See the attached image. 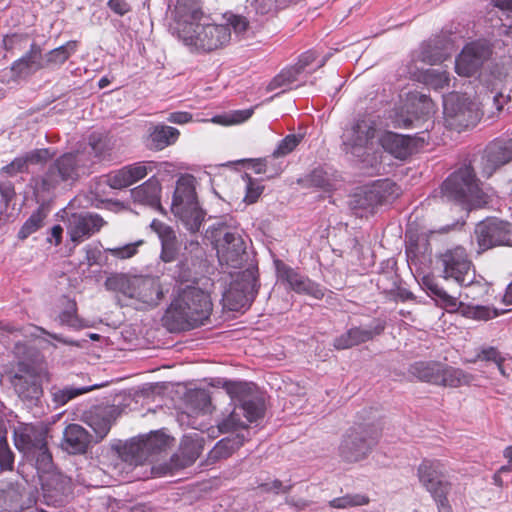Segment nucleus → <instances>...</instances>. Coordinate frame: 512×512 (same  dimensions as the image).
I'll list each match as a JSON object with an SVG mask.
<instances>
[{
  "instance_id": "obj_8",
  "label": "nucleus",
  "mask_w": 512,
  "mask_h": 512,
  "mask_svg": "<svg viewBox=\"0 0 512 512\" xmlns=\"http://www.w3.org/2000/svg\"><path fill=\"white\" fill-rule=\"evenodd\" d=\"M441 198L453 201L467 210L481 208L488 203L489 196L479 186L471 166L465 165L452 173L441 185Z\"/></svg>"
},
{
  "instance_id": "obj_2",
  "label": "nucleus",
  "mask_w": 512,
  "mask_h": 512,
  "mask_svg": "<svg viewBox=\"0 0 512 512\" xmlns=\"http://www.w3.org/2000/svg\"><path fill=\"white\" fill-rule=\"evenodd\" d=\"M89 148L90 151L68 152L56 158L44 174L35 180L36 190L52 193L74 183L94 163L91 155L97 160L105 158L112 144L107 136L93 133L89 138Z\"/></svg>"
},
{
  "instance_id": "obj_44",
  "label": "nucleus",
  "mask_w": 512,
  "mask_h": 512,
  "mask_svg": "<svg viewBox=\"0 0 512 512\" xmlns=\"http://www.w3.org/2000/svg\"><path fill=\"white\" fill-rule=\"evenodd\" d=\"M56 151L51 148H40L28 151L21 155L22 160L25 161V166L29 170L30 166L45 164L50 159L54 158Z\"/></svg>"
},
{
  "instance_id": "obj_63",
  "label": "nucleus",
  "mask_w": 512,
  "mask_h": 512,
  "mask_svg": "<svg viewBox=\"0 0 512 512\" xmlns=\"http://www.w3.org/2000/svg\"><path fill=\"white\" fill-rule=\"evenodd\" d=\"M108 6L119 16H123L131 10V7L126 0H109Z\"/></svg>"
},
{
  "instance_id": "obj_40",
  "label": "nucleus",
  "mask_w": 512,
  "mask_h": 512,
  "mask_svg": "<svg viewBox=\"0 0 512 512\" xmlns=\"http://www.w3.org/2000/svg\"><path fill=\"white\" fill-rule=\"evenodd\" d=\"M245 438L241 434L221 439L211 450L210 458L217 460L230 456L243 445Z\"/></svg>"
},
{
  "instance_id": "obj_47",
  "label": "nucleus",
  "mask_w": 512,
  "mask_h": 512,
  "mask_svg": "<svg viewBox=\"0 0 512 512\" xmlns=\"http://www.w3.org/2000/svg\"><path fill=\"white\" fill-rule=\"evenodd\" d=\"M369 503L368 496L364 494H347L337 497L329 501V506L336 509H347L367 505Z\"/></svg>"
},
{
  "instance_id": "obj_11",
  "label": "nucleus",
  "mask_w": 512,
  "mask_h": 512,
  "mask_svg": "<svg viewBox=\"0 0 512 512\" xmlns=\"http://www.w3.org/2000/svg\"><path fill=\"white\" fill-rule=\"evenodd\" d=\"M443 114L446 126L458 132L475 126L481 117L476 102L454 93L443 97Z\"/></svg>"
},
{
  "instance_id": "obj_62",
  "label": "nucleus",
  "mask_w": 512,
  "mask_h": 512,
  "mask_svg": "<svg viewBox=\"0 0 512 512\" xmlns=\"http://www.w3.org/2000/svg\"><path fill=\"white\" fill-rule=\"evenodd\" d=\"M85 260L88 266H93L99 263L101 251L97 245H87L85 247Z\"/></svg>"
},
{
  "instance_id": "obj_26",
  "label": "nucleus",
  "mask_w": 512,
  "mask_h": 512,
  "mask_svg": "<svg viewBox=\"0 0 512 512\" xmlns=\"http://www.w3.org/2000/svg\"><path fill=\"white\" fill-rule=\"evenodd\" d=\"M149 171L151 163L137 162L110 173L106 182L113 189H123L146 177Z\"/></svg>"
},
{
  "instance_id": "obj_54",
  "label": "nucleus",
  "mask_w": 512,
  "mask_h": 512,
  "mask_svg": "<svg viewBox=\"0 0 512 512\" xmlns=\"http://www.w3.org/2000/svg\"><path fill=\"white\" fill-rule=\"evenodd\" d=\"M191 403L195 404V412L206 414L210 409V397L204 391H196L187 397Z\"/></svg>"
},
{
  "instance_id": "obj_4",
  "label": "nucleus",
  "mask_w": 512,
  "mask_h": 512,
  "mask_svg": "<svg viewBox=\"0 0 512 512\" xmlns=\"http://www.w3.org/2000/svg\"><path fill=\"white\" fill-rule=\"evenodd\" d=\"M212 312L209 293L195 285L179 287L162 318L170 332L186 331L204 325Z\"/></svg>"
},
{
  "instance_id": "obj_43",
  "label": "nucleus",
  "mask_w": 512,
  "mask_h": 512,
  "mask_svg": "<svg viewBox=\"0 0 512 512\" xmlns=\"http://www.w3.org/2000/svg\"><path fill=\"white\" fill-rule=\"evenodd\" d=\"M94 388H96V386H83L79 388L66 386L62 389H55L52 392V398L57 405H65L70 400L76 398L79 395L90 392Z\"/></svg>"
},
{
  "instance_id": "obj_5",
  "label": "nucleus",
  "mask_w": 512,
  "mask_h": 512,
  "mask_svg": "<svg viewBox=\"0 0 512 512\" xmlns=\"http://www.w3.org/2000/svg\"><path fill=\"white\" fill-rule=\"evenodd\" d=\"M105 286L116 292L119 300L123 298L126 305L140 310L155 307L168 292L158 277L148 276L116 274L107 278Z\"/></svg>"
},
{
  "instance_id": "obj_39",
  "label": "nucleus",
  "mask_w": 512,
  "mask_h": 512,
  "mask_svg": "<svg viewBox=\"0 0 512 512\" xmlns=\"http://www.w3.org/2000/svg\"><path fill=\"white\" fill-rule=\"evenodd\" d=\"M180 450L187 463L194 462L203 450V438L197 432L185 435Z\"/></svg>"
},
{
  "instance_id": "obj_22",
  "label": "nucleus",
  "mask_w": 512,
  "mask_h": 512,
  "mask_svg": "<svg viewBox=\"0 0 512 512\" xmlns=\"http://www.w3.org/2000/svg\"><path fill=\"white\" fill-rule=\"evenodd\" d=\"M385 329V322L380 319H374L365 326L351 327L345 333L334 340V347L338 350L348 349L353 346L372 340L380 335Z\"/></svg>"
},
{
  "instance_id": "obj_58",
  "label": "nucleus",
  "mask_w": 512,
  "mask_h": 512,
  "mask_svg": "<svg viewBox=\"0 0 512 512\" xmlns=\"http://www.w3.org/2000/svg\"><path fill=\"white\" fill-rule=\"evenodd\" d=\"M421 59L423 62L427 64L435 65L442 62L445 59V55L442 51L434 52L432 46L428 45L427 47L422 49Z\"/></svg>"
},
{
  "instance_id": "obj_16",
  "label": "nucleus",
  "mask_w": 512,
  "mask_h": 512,
  "mask_svg": "<svg viewBox=\"0 0 512 512\" xmlns=\"http://www.w3.org/2000/svg\"><path fill=\"white\" fill-rule=\"evenodd\" d=\"M257 294L255 271L246 269L234 279L223 294L225 306L231 311H239L251 304Z\"/></svg>"
},
{
  "instance_id": "obj_20",
  "label": "nucleus",
  "mask_w": 512,
  "mask_h": 512,
  "mask_svg": "<svg viewBox=\"0 0 512 512\" xmlns=\"http://www.w3.org/2000/svg\"><path fill=\"white\" fill-rule=\"evenodd\" d=\"M277 278L281 283L298 294L310 295L316 299L324 296L323 290L315 282L280 260L275 261Z\"/></svg>"
},
{
  "instance_id": "obj_52",
  "label": "nucleus",
  "mask_w": 512,
  "mask_h": 512,
  "mask_svg": "<svg viewBox=\"0 0 512 512\" xmlns=\"http://www.w3.org/2000/svg\"><path fill=\"white\" fill-rule=\"evenodd\" d=\"M302 135L289 134L282 139L273 152V157H282L291 153L301 142Z\"/></svg>"
},
{
  "instance_id": "obj_19",
  "label": "nucleus",
  "mask_w": 512,
  "mask_h": 512,
  "mask_svg": "<svg viewBox=\"0 0 512 512\" xmlns=\"http://www.w3.org/2000/svg\"><path fill=\"white\" fill-rule=\"evenodd\" d=\"M398 195L397 185L389 179L378 180L355 194V204L363 209L389 202Z\"/></svg>"
},
{
  "instance_id": "obj_33",
  "label": "nucleus",
  "mask_w": 512,
  "mask_h": 512,
  "mask_svg": "<svg viewBox=\"0 0 512 512\" xmlns=\"http://www.w3.org/2000/svg\"><path fill=\"white\" fill-rule=\"evenodd\" d=\"M15 392L22 400L32 401L37 399L41 393L36 377L31 373H16L11 379Z\"/></svg>"
},
{
  "instance_id": "obj_25",
  "label": "nucleus",
  "mask_w": 512,
  "mask_h": 512,
  "mask_svg": "<svg viewBox=\"0 0 512 512\" xmlns=\"http://www.w3.org/2000/svg\"><path fill=\"white\" fill-rule=\"evenodd\" d=\"M92 442L93 436L81 425L73 423L64 429L60 447L69 454H84Z\"/></svg>"
},
{
  "instance_id": "obj_31",
  "label": "nucleus",
  "mask_w": 512,
  "mask_h": 512,
  "mask_svg": "<svg viewBox=\"0 0 512 512\" xmlns=\"http://www.w3.org/2000/svg\"><path fill=\"white\" fill-rule=\"evenodd\" d=\"M131 197L134 202L152 207L161 208V184L155 177L149 178L140 186L131 190Z\"/></svg>"
},
{
  "instance_id": "obj_13",
  "label": "nucleus",
  "mask_w": 512,
  "mask_h": 512,
  "mask_svg": "<svg viewBox=\"0 0 512 512\" xmlns=\"http://www.w3.org/2000/svg\"><path fill=\"white\" fill-rule=\"evenodd\" d=\"M376 136V125L370 118H358L347 126L341 136L345 153L362 158L371 150Z\"/></svg>"
},
{
  "instance_id": "obj_14",
  "label": "nucleus",
  "mask_w": 512,
  "mask_h": 512,
  "mask_svg": "<svg viewBox=\"0 0 512 512\" xmlns=\"http://www.w3.org/2000/svg\"><path fill=\"white\" fill-rule=\"evenodd\" d=\"M15 445L18 450L35 459L38 472L48 473L52 469V455L48 450L46 435L34 428L15 432Z\"/></svg>"
},
{
  "instance_id": "obj_32",
  "label": "nucleus",
  "mask_w": 512,
  "mask_h": 512,
  "mask_svg": "<svg viewBox=\"0 0 512 512\" xmlns=\"http://www.w3.org/2000/svg\"><path fill=\"white\" fill-rule=\"evenodd\" d=\"M113 409H99L87 416L86 423L94 431L93 441H102L109 433L113 423Z\"/></svg>"
},
{
  "instance_id": "obj_38",
  "label": "nucleus",
  "mask_w": 512,
  "mask_h": 512,
  "mask_svg": "<svg viewBox=\"0 0 512 512\" xmlns=\"http://www.w3.org/2000/svg\"><path fill=\"white\" fill-rule=\"evenodd\" d=\"M43 68L44 63L42 61V55L38 50H34V46H32V49L27 54L15 61L12 65V70L18 76H27Z\"/></svg>"
},
{
  "instance_id": "obj_18",
  "label": "nucleus",
  "mask_w": 512,
  "mask_h": 512,
  "mask_svg": "<svg viewBox=\"0 0 512 512\" xmlns=\"http://www.w3.org/2000/svg\"><path fill=\"white\" fill-rule=\"evenodd\" d=\"M477 242L481 250H487L497 245L512 243V227L503 220L489 219L480 222L475 229Z\"/></svg>"
},
{
  "instance_id": "obj_9",
  "label": "nucleus",
  "mask_w": 512,
  "mask_h": 512,
  "mask_svg": "<svg viewBox=\"0 0 512 512\" xmlns=\"http://www.w3.org/2000/svg\"><path fill=\"white\" fill-rule=\"evenodd\" d=\"M194 182L192 176L180 177L176 182L171 204L174 216L192 233L200 230L205 216L198 202Z\"/></svg>"
},
{
  "instance_id": "obj_37",
  "label": "nucleus",
  "mask_w": 512,
  "mask_h": 512,
  "mask_svg": "<svg viewBox=\"0 0 512 512\" xmlns=\"http://www.w3.org/2000/svg\"><path fill=\"white\" fill-rule=\"evenodd\" d=\"M406 257L410 268L420 269L429 261L430 251L427 240H410L406 245Z\"/></svg>"
},
{
  "instance_id": "obj_45",
  "label": "nucleus",
  "mask_w": 512,
  "mask_h": 512,
  "mask_svg": "<svg viewBox=\"0 0 512 512\" xmlns=\"http://www.w3.org/2000/svg\"><path fill=\"white\" fill-rule=\"evenodd\" d=\"M253 114V109L235 110L231 113L216 115L211 119L212 123L230 126L240 124L248 120Z\"/></svg>"
},
{
  "instance_id": "obj_15",
  "label": "nucleus",
  "mask_w": 512,
  "mask_h": 512,
  "mask_svg": "<svg viewBox=\"0 0 512 512\" xmlns=\"http://www.w3.org/2000/svg\"><path fill=\"white\" fill-rule=\"evenodd\" d=\"M76 202H78L77 198L70 201L63 209V213L67 217V233L70 240L79 244L99 232L105 221L96 213L72 212Z\"/></svg>"
},
{
  "instance_id": "obj_56",
  "label": "nucleus",
  "mask_w": 512,
  "mask_h": 512,
  "mask_svg": "<svg viewBox=\"0 0 512 512\" xmlns=\"http://www.w3.org/2000/svg\"><path fill=\"white\" fill-rule=\"evenodd\" d=\"M243 179L245 181L246 188L245 201L248 203L256 202L263 191V187L248 175H246Z\"/></svg>"
},
{
  "instance_id": "obj_1",
  "label": "nucleus",
  "mask_w": 512,
  "mask_h": 512,
  "mask_svg": "<svg viewBox=\"0 0 512 512\" xmlns=\"http://www.w3.org/2000/svg\"><path fill=\"white\" fill-rule=\"evenodd\" d=\"M189 0H180L176 6V33L184 45L192 51L210 52L222 48L231 39V28L236 35H243L249 21L242 15L231 12L224 14L226 24H215L198 9L185 11Z\"/></svg>"
},
{
  "instance_id": "obj_30",
  "label": "nucleus",
  "mask_w": 512,
  "mask_h": 512,
  "mask_svg": "<svg viewBox=\"0 0 512 512\" xmlns=\"http://www.w3.org/2000/svg\"><path fill=\"white\" fill-rule=\"evenodd\" d=\"M383 149L397 159L408 158L415 150L412 138L393 132H385L380 137Z\"/></svg>"
},
{
  "instance_id": "obj_48",
  "label": "nucleus",
  "mask_w": 512,
  "mask_h": 512,
  "mask_svg": "<svg viewBox=\"0 0 512 512\" xmlns=\"http://www.w3.org/2000/svg\"><path fill=\"white\" fill-rule=\"evenodd\" d=\"M423 81L435 90H442L449 86L450 78L446 71L430 68L424 72Z\"/></svg>"
},
{
  "instance_id": "obj_17",
  "label": "nucleus",
  "mask_w": 512,
  "mask_h": 512,
  "mask_svg": "<svg viewBox=\"0 0 512 512\" xmlns=\"http://www.w3.org/2000/svg\"><path fill=\"white\" fill-rule=\"evenodd\" d=\"M443 273L446 279H453L460 285H469L474 278V270L465 249L456 246L440 255Z\"/></svg>"
},
{
  "instance_id": "obj_64",
  "label": "nucleus",
  "mask_w": 512,
  "mask_h": 512,
  "mask_svg": "<svg viewBox=\"0 0 512 512\" xmlns=\"http://www.w3.org/2000/svg\"><path fill=\"white\" fill-rule=\"evenodd\" d=\"M253 5L257 14L266 15L275 8L273 0H254Z\"/></svg>"
},
{
  "instance_id": "obj_59",
  "label": "nucleus",
  "mask_w": 512,
  "mask_h": 512,
  "mask_svg": "<svg viewBox=\"0 0 512 512\" xmlns=\"http://www.w3.org/2000/svg\"><path fill=\"white\" fill-rule=\"evenodd\" d=\"M282 74H285L286 83L289 84L290 88H294L298 86V82H303L305 76L298 70V68L294 65L291 67H287L283 69Z\"/></svg>"
},
{
  "instance_id": "obj_7",
  "label": "nucleus",
  "mask_w": 512,
  "mask_h": 512,
  "mask_svg": "<svg viewBox=\"0 0 512 512\" xmlns=\"http://www.w3.org/2000/svg\"><path fill=\"white\" fill-rule=\"evenodd\" d=\"M225 389L234 402V410L218 425L220 432H230L246 427L241 419L244 416L247 422H256L264 415V401L254 391L251 384L246 382H227Z\"/></svg>"
},
{
  "instance_id": "obj_55",
  "label": "nucleus",
  "mask_w": 512,
  "mask_h": 512,
  "mask_svg": "<svg viewBox=\"0 0 512 512\" xmlns=\"http://www.w3.org/2000/svg\"><path fill=\"white\" fill-rule=\"evenodd\" d=\"M28 169L25 166V161L22 160L21 155L16 157L9 164L1 168V175L6 177H14L19 173H26Z\"/></svg>"
},
{
  "instance_id": "obj_50",
  "label": "nucleus",
  "mask_w": 512,
  "mask_h": 512,
  "mask_svg": "<svg viewBox=\"0 0 512 512\" xmlns=\"http://www.w3.org/2000/svg\"><path fill=\"white\" fill-rule=\"evenodd\" d=\"M14 467V453L10 449L6 435L0 432V472L11 471Z\"/></svg>"
},
{
  "instance_id": "obj_35",
  "label": "nucleus",
  "mask_w": 512,
  "mask_h": 512,
  "mask_svg": "<svg viewBox=\"0 0 512 512\" xmlns=\"http://www.w3.org/2000/svg\"><path fill=\"white\" fill-rule=\"evenodd\" d=\"M77 49L78 42L76 40H71L60 47L50 50L42 56L44 68L55 69L60 67L77 51Z\"/></svg>"
},
{
  "instance_id": "obj_24",
  "label": "nucleus",
  "mask_w": 512,
  "mask_h": 512,
  "mask_svg": "<svg viewBox=\"0 0 512 512\" xmlns=\"http://www.w3.org/2000/svg\"><path fill=\"white\" fill-rule=\"evenodd\" d=\"M482 159L483 173L489 177L497 168L512 161V139L493 141L487 146Z\"/></svg>"
},
{
  "instance_id": "obj_34",
  "label": "nucleus",
  "mask_w": 512,
  "mask_h": 512,
  "mask_svg": "<svg viewBox=\"0 0 512 512\" xmlns=\"http://www.w3.org/2000/svg\"><path fill=\"white\" fill-rule=\"evenodd\" d=\"M438 386L458 388L469 385L473 380V376L464 370L441 363Z\"/></svg>"
},
{
  "instance_id": "obj_29",
  "label": "nucleus",
  "mask_w": 512,
  "mask_h": 512,
  "mask_svg": "<svg viewBox=\"0 0 512 512\" xmlns=\"http://www.w3.org/2000/svg\"><path fill=\"white\" fill-rule=\"evenodd\" d=\"M150 227L157 234L161 242V260L166 263L174 261L180 246L173 228L158 219H154Z\"/></svg>"
},
{
  "instance_id": "obj_23",
  "label": "nucleus",
  "mask_w": 512,
  "mask_h": 512,
  "mask_svg": "<svg viewBox=\"0 0 512 512\" xmlns=\"http://www.w3.org/2000/svg\"><path fill=\"white\" fill-rule=\"evenodd\" d=\"M505 77L506 75L500 70L484 73L480 77V81L486 89L483 102L485 105L492 104L497 111H501L510 99L509 95H506Z\"/></svg>"
},
{
  "instance_id": "obj_28",
  "label": "nucleus",
  "mask_w": 512,
  "mask_h": 512,
  "mask_svg": "<svg viewBox=\"0 0 512 512\" xmlns=\"http://www.w3.org/2000/svg\"><path fill=\"white\" fill-rule=\"evenodd\" d=\"M185 249L190 250V253L193 254L190 258L186 257L179 261L176 265L175 270L173 272V278L177 283L180 284V287H185L187 285H195L197 281V272L195 270L196 259L199 257V253L201 252V248L199 242L196 240H191L185 244Z\"/></svg>"
},
{
  "instance_id": "obj_12",
  "label": "nucleus",
  "mask_w": 512,
  "mask_h": 512,
  "mask_svg": "<svg viewBox=\"0 0 512 512\" xmlns=\"http://www.w3.org/2000/svg\"><path fill=\"white\" fill-rule=\"evenodd\" d=\"M421 285L430 296L435 298L439 305L450 312L460 309L463 316L476 320H489L499 315L497 309L489 306L463 304L459 302L456 297L449 295L436 283L435 279L429 275L422 277Z\"/></svg>"
},
{
  "instance_id": "obj_61",
  "label": "nucleus",
  "mask_w": 512,
  "mask_h": 512,
  "mask_svg": "<svg viewBox=\"0 0 512 512\" xmlns=\"http://www.w3.org/2000/svg\"><path fill=\"white\" fill-rule=\"evenodd\" d=\"M449 489L450 487L431 494L437 503L438 512H452V507L450 506L447 499Z\"/></svg>"
},
{
  "instance_id": "obj_53",
  "label": "nucleus",
  "mask_w": 512,
  "mask_h": 512,
  "mask_svg": "<svg viewBox=\"0 0 512 512\" xmlns=\"http://www.w3.org/2000/svg\"><path fill=\"white\" fill-rule=\"evenodd\" d=\"M478 360L500 364V362L505 361V357H503L495 347H482L476 356L472 359H469L468 362L475 363Z\"/></svg>"
},
{
  "instance_id": "obj_41",
  "label": "nucleus",
  "mask_w": 512,
  "mask_h": 512,
  "mask_svg": "<svg viewBox=\"0 0 512 512\" xmlns=\"http://www.w3.org/2000/svg\"><path fill=\"white\" fill-rule=\"evenodd\" d=\"M178 129L171 126H157L151 133V141L157 150H162L174 144L179 137Z\"/></svg>"
},
{
  "instance_id": "obj_21",
  "label": "nucleus",
  "mask_w": 512,
  "mask_h": 512,
  "mask_svg": "<svg viewBox=\"0 0 512 512\" xmlns=\"http://www.w3.org/2000/svg\"><path fill=\"white\" fill-rule=\"evenodd\" d=\"M490 54V48L486 43L472 42L467 44L455 60L456 73L464 77L476 74Z\"/></svg>"
},
{
  "instance_id": "obj_60",
  "label": "nucleus",
  "mask_w": 512,
  "mask_h": 512,
  "mask_svg": "<svg viewBox=\"0 0 512 512\" xmlns=\"http://www.w3.org/2000/svg\"><path fill=\"white\" fill-rule=\"evenodd\" d=\"M34 329H35L36 333H33L32 335L36 338H41V335L43 334V335H47L48 337H50L53 340H56L57 342L62 343V344L71 345V346H79V343L77 341L65 338L60 334L50 333L42 327L36 326Z\"/></svg>"
},
{
  "instance_id": "obj_36",
  "label": "nucleus",
  "mask_w": 512,
  "mask_h": 512,
  "mask_svg": "<svg viewBox=\"0 0 512 512\" xmlns=\"http://www.w3.org/2000/svg\"><path fill=\"white\" fill-rule=\"evenodd\" d=\"M441 362L417 361L410 365L408 372L422 382L436 385L439 379Z\"/></svg>"
},
{
  "instance_id": "obj_3",
  "label": "nucleus",
  "mask_w": 512,
  "mask_h": 512,
  "mask_svg": "<svg viewBox=\"0 0 512 512\" xmlns=\"http://www.w3.org/2000/svg\"><path fill=\"white\" fill-rule=\"evenodd\" d=\"M171 439L162 431L135 437L114 446L117 456L110 469L120 481H133L149 477L146 463L154 454L165 450Z\"/></svg>"
},
{
  "instance_id": "obj_57",
  "label": "nucleus",
  "mask_w": 512,
  "mask_h": 512,
  "mask_svg": "<svg viewBox=\"0 0 512 512\" xmlns=\"http://www.w3.org/2000/svg\"><path fill=\"white\" fill-rule=\"evenodd\" d=\"M308 181L311 186L328 190L330 187V181L327 174L321 169H315L309 175Z\"/></svg>"
},
{
  "instance_id": "obj_10",
  "label": "nucleus",
  "mask_w": 512,
  "mask_h": 512,
  "mask_svg": "<svg viewBox=\"0 0 512 512\" xmlns=\"http://www.w3.org/2000/svg\"><path fill=\"white\" fill-rule=\"evenodd\" d=\"M379 437L380 430L374 424L358 425L343 436L338 455L347 463L363 461L377 445Z\"/></svg>"
},
{
  "instance_id": "obj_46",
  "label": "nucleus",
  "mask_w": 512,
  "mask_h": 512,
  "mask_svg": "<svg viewBox=\"0 0 512 512\" xmlns=\"http://www.w3.org/2000/svg\"><path fill=\"white\" fill-rule=\"evenodd\" d=\"M45 217L46 215L42 209L39 208L34 211L19 230V239L24 240L39 230L43 225Z\"/></svg>"
},
{
  "instance_id": "obj_51",
  "label": "nucleus",
  "mask_w": 512,
  "mask_h": 512,
  "mask_svg": "<svg viewBox=\"0 0 512 512\" xmlns=\"http://www.w3.org/2000/svg\"><path fill=\"white\" fill-rule=\"evenodd\" d=\"M143 244L142 240L133 243H128L120 247L106 248L105 252L118 259H129L135 256L138 248Z\"/></svg>"
},
{
  "instance_id": "obj_6",
  "label": "nucleus",
  "mask_w": 512,
  "mask_h": 512,
  "mask_svg": "<svg viewBox=\"0 0 512 512\" xmlns=\"http://www.w3.org/2000/svg\"><path fill=\"white\" fill-rule=\"evenodd\" d=\"M206 237L217 250L221 264L239 268L246 260V244L238 223L230 216L217 219L206 230Z\"/></svg>"
},
{
  "instance_id": "obj_42",
  "label": "nucleus",
  "mask_w": 512,
  "mask_h": 512,
  "mask_svg": "<svg viewBox=\"0 0 512 512\" xmlns=\"http://www.w3.org/2000/svg\"><path fill=\"white\" fill-rule=\"evenodd\" d=\"M317 58L318 56L315 50L306 51L300 55L295 66L306 77L308 74H311L312 72L324 66L328 56H324L320 60H317Z\"/></svg>"
},
{
  "instance_id": "obj_49",
  "label": "nucleus",
  "mask_w": 512,
  "mask_h": 512,
  "mask_svg": "<svg viewBox=\"0 0 512 512\" xmlns=\"http://www.w3.org/2000/svg\"><path fill=\"white\" fill-rule=\"evenodd\" d=\"M58 320L61 325L74 329L83 327L81 320L77 315V305L75 301L67 300L65 309L59 314Z\"/></svg>"
},
{
  "instance_id": "obj_27",
  "label": "nucleus",
  "mask_w": 512,
  "mask_h": 512,
  "mask_svg": "<svg viewBox=\"0 0 512 512\" xmlns=\"http://www.w3.org/2000/svg\"><path fill=\"white\" fill-rule=\"evenodd\" d=\"M443 469L444 465L439 460L425 459L419 465V481L430 494L450 487L448 482L442 480Z\"/></svg>"
}]
</instances>
